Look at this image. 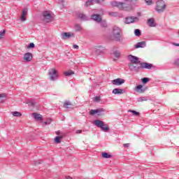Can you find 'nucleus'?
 Masks as SVG:
<instances>
[{
	"label": "nucleus",
	"mask_w": 179,
	"mask_h": 179,
	"mask_svg": "<svg viewBox=\"0 0 179 179\" xmlns=\"http://www.w3.org/2000/svg\"><path fill=\"white\" fill-rule=\"evenodd\" d=\"M96 1V3H100V2L104 1V0H95Z\"/></svg>",
	"instance_id": "nucleus-48"
},
{
	"label": "nucleus",
	"mask_w": 179,
	"mask_h": 179,
	"mask_svg": "<svg viewBox=\"0 0 179 179\" xmlns=\"http://www.w3.org/2000/svg\"><path fill=\"white\" fill-rule=\"evenodd\" d=\"M76 134H82V130H77Z\"/></svg>",
	"instance_id": "nucleus-51"
},
{
	"label": "nucleus",
	"mask_w": 179,
	"mask_h": 179,
	"mask_svg": "<svg viewBox=\"0 0 179 179\" xmlns=\"http://www.w3.org/2000/svg\"><path fill=\"white\" fill-rule=\"evenodd\" d=\"M109 15H110V16H114L115 17L116 16H118V13H117V12H110V13H109Z\"/></svg>",
	"instance_id": "nucleus-38"
},
{
	"label": "nucleus",
	"mask_w": 179,
	"mask_h": 179,
	"mask_svg": "<svg viewBox=\"0 0 179 179\" xmlns=\"http://www.w3.org/2000/svg\"><path fill=\"white\" fill-rule=\"evenodd\" d=\"M127 58L131 64H134L135 65H138V64H139V65H141V60H139V57L134 56L132 55H129Z\"/></svg>",
	"instance_id": "nucleus-6"
},
{
	"label": "nucleus",
	"mask_w": 179,
	"mask_h": 179,
	"mask_svg": "<svg viewBox=\"0 0 179 179\" xmlns=\"http://www.w3.org/2000/svg\"><path fill=\"white\" fill-rule=\"evenodd\" d=\"M70 106H72V103L69 101H66L64 103V108L70 109L72 108Z\"/></svg>",
	"instance_id": "nucleus-21"
},
{
	"label": "nucleus",
	"mask_w": 179,
	"mask_h": 179,
	"mask_svg": "<svg viewBox=\"0 0 179 179\" xmlns=\"http://www.w3.org/2000/svg\"><path fill=\"white\" fill-rule=\"evenodd\" d=\"M138 16H141V13H137Z\"/></svg>",
	"instance_id": "nucleus-53"
},
{
	"label": "nucleus",
	"mask_w": 179,
	"mask_h": 179,
	"mask_svg": "<svg viewBox=\"0 0 179 179\" xmlns=\"http://www.w3.org/2000/svg\"><path fill=\"white\" fill-rule=\"evenodd\" d=\"M147 5H152L153 1L152 0H144Z\"/></svg>",
	"instance_id": "nucleus-41"
},
{
	"label": "nucleus",
	"mask_w": 179,
	"mask_h": 179,
	"mask_svg": "<svg viewBox=\"0 0 179 179\" xmlns=\"http://www.w3.org/2000/svg\"><path fill=\"white\" fill-rule=\"evenodd\" d=\"M174 65H176V66H179V58L175 59Z\"/></svg>",
	"instance_id": "nucleus-42"
},
{
	"label": "nucleus",
	"mask_w": 179,
	"mask_h": 179,
	"mask_svg": "<svg viewBox=\"0 0 179 179\" xmlns=\"http://www.w3.org/2000/svg\"><path fill=\"white\" fill-rule=\"evenodd\" d=\"M73 48H75L76 50H79V45H76V44H74L73 45Z\"/></svg>",
	"instance_id": "nucleus-47"
},
{
	"label": "nucleus",
	"mask_w": 179,
	"mask_h": 179,
	"mask_svg": "<svg viewBox=\"0 0 179 179\" xmlns=\"http://www.w3.org/2000/svg\"><path fill=\"white\" fill-rule=\"evenodd\" d=\"M95 52L97 54L98 52H100V50H96Z\"/></svg>",
	"instance_id": "nucleus-52"
},
{
	"label": "nucleus",
	"mask_w": 179,
	"mask_h": 179,
	"mask_svg": "<svg viewBox=\"0 0 179 179\" xmlns=\"http://www.w3.org/2000/svg\"><path fill=\"white\" fill-rule=\"evenodd\" d=\"M134 34L137 37H141V29H136L134 30Z\"/></svg>",
	"instance_id": "nucleus-28"
},
{
	"label": "nucleus",
	"mask_w": 179,
	"mask_h": 179,
	"mask_svg": "<svg viewBox=\"0 0 179 179\" xmlns=\"http://www.w3.org/2000/svg\"><path fill=\"white\" fill-rule=\"evenodd\" d=\"M20 20L21 22H26V16L22 15Z\"/></svg>",
	"instance_id": "nucleus-44"
},
{
	"label": "nucleus",
	"mask_w": 179,
	"mask_h": 179,
	"mask_svg": "<svg viewBox=\"0 0 179 179\" xmlns=\"http://www.w3.org/2000/svg\"><path fill=\"white\" fill-rule=\"evenodd\" d=\"M173 45H175L176 47H179V43H173Z\"/></svg>",
	"instance_id": "nucleus-50"
},
{
	"label": "nucleus",
	"mask_w": 179,
	"mask_h": 179,
	"mask_svg": "<svg viewBox=\"0 0 179 179\" xmlns=\"http://www.w3.org/2000/svg\"><path fill=\"white\" fill-rule=\"evenodd\" d=\"M43 22H45L46 23H50V22L52 20V15H51V13L48 11H44L43 13Z\"/></svg>",
	"instance_id": "nucleus-7"
},
{
	"label": "nucleus",
	"mask_w": 179,
	"mask_h": 179,
	"mask_svg": "<svg viewBox=\"0 0 179 179\" xmlns=\"http://www.w3.org/2000/svg\"><path fill=\"white\" fill-rule=\"evenodd\" d=\"M129 69L132 72H139V69H142V65L129 64Z\"/></svg>",
	"instance_id": "nucleus-10"
},
{
	"label": "nucleus",
	"mask_w": 179,
	"mask_h": 179,
	"mask_svg": "<svg viewBox=\"0 0 179 179\" xmlns=\"http://www.w3.org/2000/svg\"><path fill=\"white\" fill-rule=\"evenodd\" d=\"M45 125H50L51 124V119L48 120L46 122H44Z\"/></svg>",
	"instance_id": "nucleus-45"
},
{
	"label": "nucleus",
	"mask_w": 179,
	"mask_h": 179,
	"mask_svg": "<svg viewBox=\"0 0 179 179\" xmlns=\"http://www.w3.org/2000/svg\"><path fill=\"white\" fill-rule=\"evenodd\" d=\"M124 1H129V0H124Z\"/></svg>",
	"instance_id": "nucleus-54"
},
{
	"label": "nucleus",
	"mask_w": 179,
	"mask_h": 179,
	"mask_svg": "<svg viewBox=\"0 0 179 179\" xmlns=\"http://www.w3.org/2000/svg\"><path fill=\"white\" fill-rule=\"evenodd\" d=\"M29 104H30L31 106H32V107H34V106H36V102H34V101H30V102H29Z\"/></svg>",
	"instance_id": "nucleus-46"
},
{
	"label": "nucleus",
	"mask_w": 179,
	"mask_h": 179,
	"mask_svg": "<svg viewBox=\"0 0 179 179\" xmlns=\"http://www.w3.org/2000/svg\"><path fill=\"white\" fill-rule=\"evenodd\" d=\"M61 139H62V137H61V136H56L55 138V143H61Z\"/></svg>",
	"instance_id": "nucleus-31"
},
{
	"label": "nucleus",
	"mask_w": 179,
	"mask_h": 179,
	"mask_svg": "<svg viewBox=\"0 0 179 179\" xmlns=\"http://www.w3.org/2000/svg\"><path fill=\"white\" fill-rule=\"evenodd\" d=\"M43 163L42 160H38V161H34V166H38V164H41Z\"/></svg>",
	"instance_id": "nucleus-37"
},
{
	"label": "nucleus",
	"mask_w": 179,
	"mask_h": 179,
	"mask_svg": "<svg viewBox=\"0 0 179 179\" xmlns=\"http://www.w3.org/2000/svg\"><path fill=\"white\" fill-rule=\"evenodd\" d=\"M64 75H65V76H71V75H75V72L71 70H69L68 71H65L64 73Z\"/></svg>",
	"instance_id": "nucleus-25"
},
{
	"label": "nucleus",
	"mask_w": 179,
	"mask_h": 179,
	"mask_svg": "<svg viewBox=\"0 0 179 179\" xmlns=\"http://www.w3.org/2000/svg\"><path fill=\"white\" fill-rule=\"evenodd\" d=\"M77 17L78 19H80V20H89V19H87V16L83 13H78Z\"/></svg>",
	"instance_id": "nucleus-19"
},
{
	"label": "nucleus",
	"mask_w": 179,
	"mask_h": 179,
	"mask_svg": "<svg viewBox=\"0 0 179 179\" xmlns=\"http://www.w3.org/2000/svg\"><path fill=\"white\" fill-rule=\"evenodd\" d=\"M5 33H6V31L5 29H3L2 31H0V39L3 38Z\"/></svg>",
	"instance_id": "nucleus-36"
},
{
	"label": "nucleus",
	"mask_w": 179,
	"mask_h": 179,
	"mask_svg": "<svg viewBox=\"0 0 179 179\" xmlns=\"http://www.w3.org/2000/svg\"><path fill=\"white\" fill-rule=\"evenodd\" d=\"M33 59V54L30 52H27L24 55V61H26L27 62H30Z\"/></svg>",
	"instance_id": "nucleus-15"
},
{
	"label": "nucleus",
	"mask_w": 179,
	"mask_h": 179,
	"mask_svg": "<svg viewBox=\"0 0 179 179\" xmlns=\"http://www.w3.org/2000/svg\"><path fill=\"white\" fill-rule=\"evenodd\" d=\"M33 116L34 120H36V121H41V120H43V116H41V115L38 114L36 113H33Z\"/></svg>",
	"instance_id": "nucleus-20"
},
{
	"label": "nucleus",
	"mask_w": 179,
	"mask_h": 179,
	"mask_svg": "<svg viewBox=\"0 0 179 179\" xmlns=\"http://www.w3.org/2000/svg\"><path fill=\"white\" fill-rule=\"evenodd\" d=\"M140 65H141L142 69H152V68H155V66H153V64L148 62H141Z\"/></svg>",
	"instance_id": "nucleus-13"
},
{
	"label": "nucleus",
	"mask_w": 179,
	"mask_h": 179,
	"mask_svg": "<svg viewBox=\"0 0 179 179\" xmlns=\"http://www.w3.org/2000/svg\"><path fill=\"white\" fill-rule=\"evenodd\" d=\"M82 30V25L80 24H75V31H81Z\"/></svg>",
	"instance_id": "nucleus-27"
},
{
	"label": "nucleus",
	"mask_w": 179,
	"mask_h": 179,
	"mask_svg": "<svg viewBox=\"0 0 179 179\" xmlns=\"http://www.w3.org/2000/svg\"><path fill=\"white\" fill-rule=\"evenodd\" d=\"M102 157H103V159H111V157H113V155H110L108 152H102Z\"/></svg>",
	"instance_id": "nucleus-24"
},
{
	"label": "nucleus",
	"mask_w": 179,
	"mask_h": 179,
	"mask_svg": "<svg viewBox=\"0 0 179 179\" xmlns=\"http://www.w3.org/2000/svg\"><path fill=\"white\" fill-rule=\"evenodd\" d=\"M128 112L132 113L133 115H135L136 117H139V115H141L139 112H136V110H129Z\"/></svg>",
	"instance_id": "nucleus-26"
},
{
	"label": "nucleus",
	"mask_w": 179,
	"mask_h": 179,
	"mask_svg": "<svg viewBox=\"0 0 179 179\" xmlns=\"http://www.w3.org/2000/svg\"><path fill=\"white\" fill-rule=\"evenodd\" d=\"M112 36L115 41H122L124 40V38L122 37V30L117 26L113 27Z\"/></svg>",
	"instance_id": "nucleus-1"
},
{
	"label": "nucleus",
	"mask_w": 179,
	"mask_h": 179,
	"mask_svg": "<svg viewBox=\"0 0 179 179\" xmlns=\"http://www.w3.org/2000/svg\"><path fill=\"white\" fill-rule=\"evenodd\" d=\"M94 101H96V103H99V101H100V96H95L94 98Z\"/></svg>",
	"instance_id": "nucleus-43"
},
{
	"label": "nucleus",
	"mask_w": 179,
	"mask_h": 179,
	"mask_svg": "<svg viewBox=\"0 0 179 179\" xmlns=\"http://www.w3.org/2000/svg\"><path fill=\"white\" fill-rule=\"evenodd\" d=\"M111 6H115L120 10H132V6L122 2L112 1L110 2Z\"/></svg>",
	"instance_id": "nucleus-2"
},
{
	"label": "nucleus",
	"mask_w": 179,
	"mask_h": 179,
	"mask_svg": "<svg viewBox=\"0 0 179 179\" xmlns=\"http://www.w3.org/2000/svg\"><path fill=\"white\" fill-rule=\"evenodd\" d=\"M145 47H146L145 41L138 42L136 45H134L135 48H145Z\"/></svg>",
	"instance_id": "nucleus-17"
},
{
	"label": "nucleus",
	"mask_w": 179,
	"mask_h": 179,
	"mask_svg": "<svg viewBox=\"0 0 179 179\" xmlns=\"http://www.w3.org/2000/svg\"><path fill=\"white\" fill-rule=\"evenodd\" d=\"M106 113V109L103 108H100L98 109L93 110L92 109L90 111V115H94V114H97V115H103V113Z\"/></svg>",
	"instance_id": "nucleus-8"
},
{
	"label": "nucleus",
	"mask_w": 179,
	"mask_h": 179,
	"mask_svg": "<svg viewBox=\"0 0 179 179\" xmlns=\"http://www.w3.org/2000/svg\"><path fill=\"white\" fill-rule=\"evenodd\" d=\"M113 55L115 57V58H120L121 53L118 51H115L113 52Z\"/></svg>",
	"instance_id": "nucleus-34"
},
{
	"label": "nucleus",
	"mask_w": 179,
	"mask_h": 179,
	"mask_svg": "<svg viewBox=\"0 0 179 179\" xmlns=\"http://www.w3.org/2000/svg\"><path fill=\"white\" fill-rule=\"evenodd\" d=\"M124 148H129V143H126L124 145Z\"/></svg>",
	"instance_id": "nucleus-49"
},
{
	"label": "nucleus",
	"mask_w": 179,
	"mask_h": 179,
	"mask_svg": "<svg viewBox=\"0 0 179 179\" xmlns=\"http://www.w3.org/2000/svg\"><path fill=\"white\" fill-rule=\"evenodd\" d=\"M112 93L113 94H124L125 93V90L120 88H115L113 91Z\"/></svg>",
	"instance_id": "nucleus-16"
},
{
	"label": "nucleus",
	"mask_w": 179,
	"mask_h": 179,
	"mask_svg": "<svg viewBox=\"0 0 179 179\" xmlns=\"http://www.w3.org/2000/svg\"><path fill=\"white\" fill-rule=\"evenodd\" d=\"M136 92H141V93H144L145 89H143V86L142 85H137L136 87Z\"/></svg>",
	"instance_id": "nucleus-22"
},
{
	"label": "nucleus",
	"mask_w": 179,
	"mask_h": 179,
	"mask_svg": "<svg viewBox=\"0 0 179 179\" xmlns=\"http://www.w3.org/2000/svg\"><path fill=\"white\" fill-rule=\"evenodd\" d=\"M91 19H92V20H94L97 23H100V22H101V20H102L101 15H100L99 14H92L91 15Z\"/></svg>",
	"instance_id": "nucleus-14"
},
{
	"label": "nucleus",
	"mask_w": 179,
	"mask_h": 179,
	"mask_svg": "<svg viewBox=\"0 0 179 179\" xmlns=\"http://www.w3.org/2000/svg\"><path fill=\"white\" fill-rule=\"evenodd\" d=\"M6 101V94H0V103H5Z\"/></svg>",
	"instance_id": "nucleus-23"
},
{
	"label": "nucleus",
	"mask_w": 179,
	"mask_h": 179,
	"mask_svg": "<svg viewBox=\"0 0 179 179\" xmlns=\"http://www.w3.org/2000/svg\"><path fill=\"white\" fill-rule=\"evenodd\" d=\"M101 27H107V22L106 21L100 22Z\"/></svg>",
	"instance_id": "nucleus-35"
},
{
	"label": "nucleus",
	"mask_w": 179,
	"mask_h": 179,
	"mask_svg": "<svg viewBox=\"0 0 179 179\" xmlns=\"http://www.w3.org/2000/svg\"><path fill=\"white\" fill-rule=\"evenodd\" d=\"M61 37L63 40H66V38H71V37H75V34L72 32H62L61 34Z\"/></svg>",
	"instance_id": "nucleus-11"
},
{
	"label": "nucleus",
	"mask_w": 179,
	"mask_h": 179,
	"mask_svg": "<svg viewBox=\"0 0 179 179\" xmlns=\"http://www.w3.org/2000/svg\"><path fill=\"white\" fill-rule=\"evenodd\" d=\"M137 101H138L139 103L142 102V101H148V99H146L145 97H139L137 99Z\"/></svg>",
	"instance_id": "nucleus-32"
},
{
	"label": "nucleus",
	"mask_w": 179,
	"mask_h": 179,
	"mask_svg": "<svg viewBox=\"0 0 179 179\" xmlns=\"http://www.w3.org/2000/svg\"><path fill=\"white\" fill-rule=\"evenodd\" d=\"M112 83L115 86H121V85H123V83H125V80L122 78H116L112 80Z\"/></svg>",
	"instance_id": "nucleus-12"
},
{
	"label": "nucleus",
	"mask_w": 179,
	"mask_h": 179,
	"mask_svg": "<svg viewBox=\"0 0 179 179\" xmlns=\"http://www.w3.org/2000/svg\"><path fill=\"white\" fill-rule=\"evenodd\" d=\"M155 10L158 12V13H163L166 10V3L163 0H159L156 2Z\"/></svg>",
	"instance_id": "nucleus-4"
},
{
	"label": "nucleus",
	"mask_w": 179,
	"mask_h": 179,
	"mask_svg": "<svg viewBox=\"0 0 179 179\" xmlns=\"http://www.w3.org/2000/svg\"><path fill=\"white\" fill-rule=\"evenodd\" d=\"M34 47H36V45H34V43H30L29 45L27 46V48L28 49L34 48Z\"/></svg>",
	"instance_id": "nucleus-40"
},
{
	"label": "nucleus",
	"mask_w": 179,
	"mask_h": 179,
	"mask_svg": "<svg viewBox=\"0 0 179 179\" xmlns=\"http://www.w3.org/2000/svg\"><path fill=\"white\" fill-rule=\"evenodd\" d=\"M93 2H96V0H88L85 2V6H90V5H93Z\"/></svg>",
	"instance_id": "nucleus-29"
},
{
	"label": "nucleus",
	"mask_w": 179,
	"mask_h": 179,
	"mask_svg": "<svg viewBox=\"0 0 179 179\" xmlns=\"http://www.w3.org/2000/svg\"><path fill=\"white\" fill-rule=\"evenodd\" d=\"M139 22V18L138 17H127L124 19V23L126 24H129L131 23H135Z\"/></svg>",
	"instance_id": "nucleus-9"
},
{
	"label": "nucleus",
	"mask_w": 179,
	"mask_h": 179,
	"mask_svg": "<svg viewBox=\"0 0 179 179\" xmlns=\"http://www.w3.org/2000/svg\"><path fill=\"white\" fill-rule=\"evenodd\" d=\"M94 124L98 128H101V131L103 132H108V131H110V127H108V125L100 120H94Z\"/></svg>",
	"instance_id": "nucleus-3"
},
{
	"label": "nucleus",
	"mask_w": 179,
	"mask_h": 179,
	"mask_svg": "<svg viewBox=\"0 0 179 179\" xmlns=\"http://www.w3.org/2000/svg\"><path fill=\"white\" fill-rule=\"evenodd\" d=\"M22 15L23 16H27V8H24V9L22 10Z\"/></svg>",
	"instance_id": "nucleus-39"
},
{
	"label": "nucleus",
	"mask_w": 179,
	"mask_h": 179,
	"mask_svg": "<svg viewBox=\"0 0 179 179\" xmlns=\"http://www.w3.org/2000/svg\"><path fill=\"white\" fill-rule=\"evenodd\" d=\"M13 117H22V113H20V112L18 111H15L13 113Z\"/></svg>",
	"instance_id": "nucleus-33"
},
{
	"label": "nucleus",
	"mask_w": 179,
	"mask_h": 179,
	"mask_svg": "<svg viewBox=\"0 0 179 179\" xmlns=\"http://www.w3.org/2000/svg\"><path fill=\"white\" fill-rule=\"evenodd\" d=\"M48 76L50 80H57L58 79V71L55 69H50L48 71Z\"/></svg>",
	"instance_id": "nucleus-5"
},
{
	"label": "nucleus",
	"mask_w": 179,
	"mask_h": 179,
	"mask_svg": "<svg viewBox=\"0 0 179 179\" xmlns=\"http://www.w3.org/2000/svg\"><path fill=\"white\" fill-rule=\"evenodd\" d=\"M149 80H150V78H146V77L143 78L141 79V82H142V83H143V85H146V83H148V82H149Z\"/></svg>",
	"instance_id": "nucleus-30"
},
{
	"label": "nucleus",
	"mask_w": 179,
	"mask_h": 179,
	"mask_svg": "<svg viewBox=\"0 0 179 179\" xmlns=\"http://www.w3.org/2000/svg\"><path fill=\"white\" fill-rule=\"evenodd\" d=\"M147 23L150 27H156V24H155V19H153V18L148 19Z\"/></svg>",
	"instance_id": "nucleus-18"
}]
</instances>
